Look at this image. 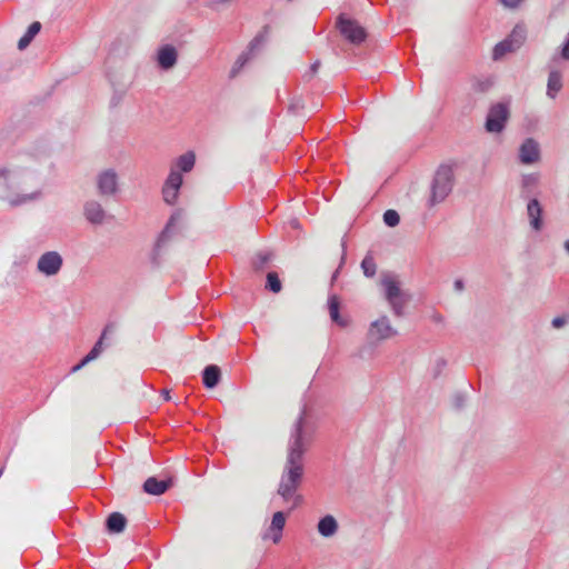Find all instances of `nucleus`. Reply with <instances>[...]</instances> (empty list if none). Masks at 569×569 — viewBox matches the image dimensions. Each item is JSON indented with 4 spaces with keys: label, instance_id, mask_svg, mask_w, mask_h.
Here are the masks:
<instances>
[{
    "label": "nucleus",
    "instance_id": "obj_1",
    "mask_svg": "<svg viewBox=\"0 0 569 569\" xmlns=\"http://www.w3.org/2000/svg\"><path fill=\"white\" fill-rule=\"evenodd\" d=\"M305 410L301 411L292 426L290 439L288 442L287 458L280 477L277 493L284 502L293 501L290 510L296 508L301 497L297 490L303 478V453L310 442V436L305 428Z\"/></svg>",
    "mask_w": 569,
    "mask_h": 569
},
{
    "label": "nucleus",
    "instance_id": "obj_2",
    "mask_svg": "<svg viewBox=\"0 0 569 569\" xmlns=\"http://www.w3.org/2000/svg\"><path fill=\"white\" fill-rule=\"evenodd\" d=\"M36 171L22 166L0 168V199L11 207H19L41 197L40 190L28 191Z\"/></svg>",
    "mask_w": 569,
    "mask_h": 569
},
{
    "label": "nucleus",
    "instance_id": "obj_3",
    "mask_svg": "<svg viewBox=\"0 0 569 569\" xmlns=\"http://www.w3.org/2000/svg\"><path fill=\"white\" fill-rule=\"evenodd\" d=\"M381 286L383 287L385 298L393 315L402 317L405 308L411 299L410 293L401 289L400 282L392 274H385L381 279Z\"/></svg>",
    "mask_w": 569,
    "mask_h": 569
},
{
    "label": "nucleus",
    "instance_id": "obj_4",
    "mask_svg": "<svg viewBox=\"0 0 569 569\" xmlns=\"http://www.w3.org/2000/svg\"><path fill=\"white\" fill-rule=\"evenodd\" d=\"M455 184L453 167L441 164L437 169L431 182L430 204L442 202L452 191Z\"/></svg>",
    "mask_w": 569,
    "mask_h": 569
},
{
    "label": "nucleus",
    "instance_id": "obj_5",
    "mask_svg": "<svg viewBox=\"0 0 569 569\" xmlns=\"http://www.w3.org/2000/svg\"><path fill=\"white\" fill-rule=\"evenodd\" d=\"M510 118V102L500 101L490 106L485 129L489 133H500L505 130L506 124Z\"/></svg>",
    "mask_w": 569,
    "mask_h": 569
},
{
    "label": "nucleus",
    "instance_id": "obj_6",
    "mask_svg": "<svg viewBox=\"0 0 569 569\" xmlns=\"http://www.w3.org/2000/svg\"><path fill=\"white\" fill-rule=\"evenodd\" d=\"M337 28L341 36L352 44H360L367 38V32L358 21L341 13L337 19Z\"/></svg>",
    "mask_w": 569,
    "mask_h": 569
},
{
    "label": "nucleus",
    "instance_id": "obj_7",
    "mask_svg": "<svg viewBox=\"0 0 569 569\" xmlns=\"http://www.w3.org/2000/svg\"><path fill=\"white\" fill-rule=\"evenodd\" d=\"M63 267V257L56 250L41 253L37 260V271L46 278H52L60 273Z\"/></svg>",
    "mask_w": 569,
    "mask_h": 569
},
{
    "label": "nucleus",
    "instance_id": "obj_8",
    "mask_svg": "<svg viewBox=\"0 0 569 569\" xmlns=\"http://www.w3.org/2000/svg\"><path fill=\"white\" fill-rule=\"evenodd\" d=\"M398 335V331L391 326L387 316H381L379 319L370 323L368 330V339L373 342H380Z\"/></svg>",
    "mask_w": 569,
    "mask_h": 569
},
{
    "label": "nucleus",
    "instance_id": "obj_9",
    "mask_svg": "<svg viewBox=\"0 0 569 569\" xmlns=\"http://www.w3.org/2000/svg\"><path fill=\"white\" fill-rule=\"evenodd\" d=\"M98 193L102 197H112L119 190L118 174L113 169H107L97 176Z\"/></svg>",
    "mask_w": 569,
    "mask_h": 569
},
{
    "label": "nucleus",
    "instance_id": "obj_10",
    "mask_svg": "<svg viewBox=\"0 0 569 569\" xmlns=\"http://www.w3.org/2000/svg\"><path fill=\"white\" fill-rule=\"evenodd\" d=\"M182 181V174L176 169H171L162 188L163 200L168 204L176 202Z\"/></svg>",
    "mask_w": 569,
    "mask_h": 569
},
{
    "label": "nucleus",
    "instance_id": "obj_11",
    "mask_svg": "<svg viewBox=\"0 0 569 569\" xmlns=\"http://www.w3.org/2000/svg\"><path fill=\"white\" fill-rule=\"evenodd\" d=\"M542 214L543 209L539 200L530 199L527 203V217L530 228L536 232H540L545 227Z\"/></svg>",
    "mask_w": 569,
    "mask_h": 569
},
{
    "label": "nucleus",
    "instance_id": "obj_12",
    "mask_svg": "<svg viewBox=\"0 0 569 569\" xmlns=\"http://www.w3.org/2000/svg\"><path fill=\"white\" fill-rule=\"evenodd\" d=\"M540 158L539 143L532 139L527 138L519 147V160L523 164H532Z\"/></svg>",
    "mask_w": 569,
    "mask_h": 569
},
{
    "label": "nucleus",
    "instance_id": "obj_13",
    "mask_svg": "<svg viewBox=\"0 0 569 569\" xmlns=\"http://www.w3.org/2000/svg\"><path fill=\"white\" fill-rule=\"evenodd\" d=\"M83 216L92 224H102L106 221L107 212L98 200H88L83 204Z\"/></svg>",
    "mask_w": 569,
    "mask_h": 569
},
{
    "label": "nucleus",
    "instance_id": "obj_14",
    "mask_svg": "<svg viewBox=\"0 0 569 569\" xmlns=\"http://www.w3.org/2000/svg\"><path fill=\"white\" fill-rule=\"evenodd\" d=\"M286 526V515L283 511H277L273 513L271 523L268 530L261 536L263 540L271 539L274 543H278L282 538V531Z\"/></svg>",
    "mask_w": 569,
    "mask_h": 569
},
{
    "label": "nucleus",
    "instance_id": "obj_15",
    "mask_svg": "<svg viewBox=\"0 0 569 569\" xmlns=\"http://www.w3.org/2000/svg\"><path fill=\"white\" fill-rule=\"evenodd\" d=\"M263 37L257 36L252 39L248 47V51L243 52L239 56L237 61L234 62L233 67L230 70V78L237 77V74L240 72V70L244 67V64L250 60L251 54L254 53L256 50H258L263 44Z\"/></svg>",
    "mask_w": 569,
    "mask_h": 569
},
{
    "label": "nucleus",
    "instance_id": "obj_16",
    "mask_svg": "<svg viewBox=\"0 0 569 569\" xmlns=\"http://www.w3.org/2000/svg\"><path fill=\"white\" fill-rule=\"evenodd\" d=\"M178 61L177 49L171 44H166L158 50L157 62L163 70L172 69Z\"/></svg>",
    "mask_w": 569,
    "mask_h": 569
},
{
    "label": "nucleus",
    "instance_id": "obj_17",
    "mask_svg": "<svg viewBox=\"0 0 569 569\" xmlns=\"http://www.w3.org/2000/svg\"><path fill=\"white\" fill-rule=\"evenodd\" d=\"M111 331H112V326L111 325H107L104 327V329H103L99 340L94 343L93 348L89 351V353L77 366H74L72 368L73 372L80 370L87 363L93 361L94 359H97L100 356V353L103 350V340L107 337V335L109 332H111Z\"/></svg>",
    "mask_w": 569,
    "mask_h": 569
},
{
    "label": "nucleus",
    "instance_id": "obj_18",
    "mask_svg": "<svg viewBox=\"0 0 569 569\" xmlns=\"http://www.w3.org/2000/svg\"><path fill=\"white\" fill-rule=\"evenodd\" d=\"M171 486V478L159 480L156 477H149L143 483V490L149 495L160 496L164 493Z\"/></svg>",
    "mask_w": 569,
    "mask_h": 569
},
{
    "label": "nucleus",
    "instance_id": "obj_19",
    "mask_svg": "<svg viewBox=\"0 0 569 569\" xmlns=\"http://www.w3.org/2000/svg\"><path fill=\"white\" fill-rule=\"evenodd\" d=\"M562 87V73L557 69H550L547 81V97L550 99H556Z\"/></svg>",
    "mask_w": 569,
    "mask_h": 569
},
{
    "label": "nucleus",
    "instance_id": "obj_20",
    "mask_svg": "<svg viewBox=\"0 0 569 569\" xmlns=\"http://www.w3.org/2000/svg\"><path fill=\"white\" fill-rule=\"evenodd\" d=\"M317 529L323 538H331L338 532L339 525L333 516L327 515L319 520Z\"/></svg>",
    "mask_w": 569,
    "mask_h": 569
},
{
    "label": "nucleus",
    "instance_id": "obj_21",
    "mask_svg": "<svg viewBox=\"0 0 569 569\" xmlns=\"http://www.w3.org/2000/svg\"><path fill=\"white\" fill-rule=\"evenodd\" d=\"M221 378L220 368L216 365L207 366L202 372L203 385L208 389L214 388Z\"/></svg>",
    "mask_w": 569,
    "mask_h": 569
},
{
    "label": "nucleus",
    "instance_id": "obj_22",
    "mask_svg": "<svg viewBox=\"0 0 569 569\" xmlns=\"http://www.w3.org/2000/svg\"><path fill=\"white\" fill-rule=\"evenodd\" d=\"M127 519L120 512H112L106 521L107 529L110 533H121L126 529Z\"/></svg>",
    "mask_w": 569,
    "mask_h": 569
},
{
    "label": "nucleus",
    "instance_id": "obj_23",
    "mask_svg": "<svg viewBox=\"0 0 569 569\" xmlns=\"http://www.w3.org/2000/svg\"><path fill=\"white\" fill-rule=\"evenodd\" d=\"M196 163V154L193 151H188L180 157L177 158L174 161V166L171 169H176L177 171L181 172H190Z\"/></svg>",
    "mask_w": 569,
    "mask_h": 569
},
{
    "label": "nucleus",
    "instance_id": "obj_24",
    "mask_svg": "<svg viewBox=\"0 0 569 569\" xmlns=\"http://www.w3.org/2000/svg\"><path fill=\"white\" fill-rule=\"evenodd\" d=\"M328 308L329 315L333 322H336L340 327H346L348 321L340 317L339 313V299L336 295H332L328 299Z\"/></svg>",
    "mask_w": 569,
    "mask_h": 569
},
{
    "label": "nucleus",
    "instance_id": "obj_25",
    "mask_svg": "<svg viewBox=\"0 0 569 569\" xmlns=\"http://www.w3.org/2000/svg\"><path fill=\"white\" fill-rule=\"evenodd\" d=\"M41 30V23L38 21L32 22L27 32L19 39L18 41V49L23 50L26 49L32 39L40 32Z\"/></svg>",
    "mask_w": 569,
    "mask_h": 569
},
{
    "label": "nucleus",
    "instance_id": "obj_26",
    "mask_svg": "<svg viewBox=\"0 0 569 569\" xmlns=\"http://www.w3.org/2000/svg\"><path fill=\"white\" fill-rule=\"evenodd\" d=\"M526 28L523 26L517 24L511 33L507 37V40L518 50L526 40Z\"/></svg>",
    "mask_w": 569,
    "mask_h": 569
},
{
    "label": "nucleus",
    "instance_id": "obj_27",
    "mask_svg": "<svg viewBox=\"0 0 569 569\" xmlns=\"http://www.w3.org/2000/svg\"><path fill=\"white\" fill-rule=\"evenodd\" d=\"M513 51H516V48L506 38L495 46L492 51V59L500 60L506 53Z\"/></svg>",
    "mask_w": 569,
    "mask_h": 569
},
{
    "label": "nucleus",
    "instance_id": "obj_28",
    "mask_svg": "<svg viewBox=\"0 0 569 569\" xmlns=\"http://www.w3.org/2000/svg\"><path fill=\"white\" fill-rule=\"evenodd\" d=\"M363 274L372 278L377 272V264L371 256H366L361 262Z\"/></svg>",
    "mask_w": 569,
    "mask_h": 569
},
{
    "label": "nucleus",
    "instance_id": "obj_29",
    "mask_svg": "<svg viewBox=\"0 0 569 569\" xmlns=\"http://www.w3.org/2000/svg\"><path fill=\"white\" fill-rule=\"evenodd\" d=\"M491 87L492 81L490 79H476L471 84V89L476 93H486Z\"/></svg>",
    "mask_w": 569,
    "mask_h": 569
},
{
    "label": "nucleus",
    "instance_id": "obj_30",
    "mask_svg": "<svg viewBox=\"0 0 569 569\" xmlns=\"http://www.w3.org/2000/svg\"><path fill=\"white\" fill-rule=\"evenodd\" d=\"M266 287H267V289H269L270 291H272L274 293H278L281 291V288H282L281 281L276 272H269L267 274Z\"/></svg>",
    "mask_w": 569,
    "mask_h": 569
},
{
    "label": "nucleus",
    "instance_id": "obj_31",
    "mask_svg": "<svg viewBox=\"0 0 569 569\" xmlns=\"http://www.w3.org/2000/svg\"><path fill=\"white\" fill-rule=\"evenodd\" d=\"M400 216L396 210L389 209L383 213V222L388 227H396L399 224Z\"/></svg>",
    "mask_w": 569,
    "mask_h": 569
},
{
    "label": "nucleus",
    "instance_id": "obj_32",
    "mask_svg": "<svg viewBox=\"0 0 569 569\" xmlns=\"http://www.w3.org/2000/svg\"><path fill=\"white\" fill-rule=\"evenodd\" d=\"M172 222H173V218H171V219L169 220V222H168V224L166 226L164 230L160 233V236H159V238H158V241H157V243H156V249H157V250H159V249H160V247H161L162 244H164V243L168 241V239H169V237H170V236H169V228H170V226L172 224Z\"/></svg>",
    "mask_w": 569,
    "mask_h": 569
},
{
    "label": "nucleus",
    "instance_id": "obj_33",
    "mask_svg": "<svg viewBox=\"0 0 569 569\" xmlns=\"http://www.w3.org/2000/svg\"><path fill=\"white\" fill-rule=\"evenodd\" d=\"M537 182H538V176L535 173L525 174L522 177V187L523 188L533 187L537 184Z\"/></svg>",
    "mask_w": 569,
    "mask_h": 569
},
{
    "label": "nucleus",
    "instance_id": "obj_34",
    "mask_svg": "<svg viewBox=\"0 0 569 569\" xmlns=\"http://www.w3.org/2000/svg\"><path fill=\"white\" fill-rule=\"evenodd\" d=\"M270 259H271L270 253H263V252L258 253L257 260L254 262L256 268H258V269L262 268Z\"/></svg>",
    "mask_w": 569,
    "mask_h": 569
},
{
    "label": "nucleus",
    "instance_id": "obj_35",
    "mask_svg": "<svg viewBox=\"0 0 569 569\" xmlns=\"http://www.w3.org/2000/svg\"><path fill=\"white\" fill-rule=\"evenodd\" d=\"M559 56L563 60H569V32L567 33L566 40L561 46Z\"/></svg>",
    "mask_w": 569,
    "mask_h": 569
},
{
    "label": "nucleus",
    "instance_id": "obj_36",
    "mask_svg": "<svg viewBox=\"0 0 569 569\" xmlns=\"http://www.w3.org/2000/svg\"><path fill=\"white\" fill-rule=\"evenodd\" d=\"M320 61L319 60H316L311 67H310V70L308 72L305 73L303 78L306 80H310L315 77V74L318 72L319 68H320Z\"/></svg>",
    "mask_w": 569,
    "mask_h": 569
},
{
    "label": "nucleus",
    "instance_id": "obj_37",
    "mask_svg": "<svg viewBox=\"0 0 569 569\" xmlns=\"http://www.w3.org/2000/svg\"><path fill=\"white\" fill-rule=\"evenodd\" d=\"M500 3L509 9L517 8L523 0H499Z\"/></svg>",
    "mask_w": 569,
    "mask_h": 569
},
{
    "label": "nucleus",
    "instance_id": "obj_38",
    "mask_svg": "<svg viewBox=\"0 0 569 569\" xmlns=\"http://www.w3.org/2000/svg\"><path fill=\"white\" fill-rule=\"evenodd\" d=\"M567 323V319L565 317H555L551 321V325L556 329L562 328Z\"/></svg>",
    "mask_w": 569,
    "mask_h": 569
},
{
    "label": "nucleus",
    "instance_id": "obj_39",
    "mask_svg": "<svg viewBox=\"0 0 569 569\" xmlns=\"http://www.w3.org/2000/svg\"><path fill=\"white\" fill-rule=\"evenodd\" d=\"M446 365H447L446 360L442 358H439L436 361V370H435L433 376L438 377L441 373L442 369L446 367Z\"/></svg>",
    "mask_w": 569,
    "mask_h": 569
},
{
    "label": "nucleus",
    "instance_id": "obj_40",
    "mask_svg": "<svg viewBox=\"0 0 569 569\" xmlns=\"http://www.w3.org/2000/svg\"><path fill=\"white\" fill-rule=\"evenodd\" d=\"M453 287L457 291H462L463 288H465V284H463V281L461 279H457L455 282H453Z\"/></svg>",
    "mask_w": 569,
    "mask_h": 569
},
{
    "label": "nucleus",
    "instance_id": "obj_41",
    "mask_svg": "<svg viewBox=\"0 0 569 569\" xmlns=\"http://www.w3.org/2000/svg\"><path fill=\"white\" fill-rule=\"evenodd\" d=\"M341 248H342L341 262H343L345 261V257H346V250H347V241L345 239H342V241H341Z\"/></svg>",
    "mask_w": 569,
    "mask_h": 569
},
{
    "label": "nucleus",
    "instance_id": "obj_42",
    "mask_svg": "<svg viewBox=\"0 0 569 569\" xmlns=\"http://www.w3.org/2000/svg\"><path fill=\"white\" fill-rule=\"evenodd\" d=\"M162 396H163L164 400H167V401L171 399L170 392L167 389L162 390Z\"/></svg>",
    "mask_w": 569,
    "mask_h": 569
},
{
    "label": "nucleus",
    "instance_id": "obj_43",
    "mask_svg": "<svg viewBox=\"0 0 569 569\" xmlns=\"http://www.w3.org/2000/svg\"><path fill=\"white\" fill-rule=\"evenodd\" d=\"M290 224H291L292 228H299V221L297 219H292L290 221Z\"/></svg>",
    "mask_w": 569,
    "mask_h": 569
},
{
    "label": "nucleus",
    "instance_id": "obj_44",
    "mask_svg": "<svg viewBox=\"0 0 569 569\" xmlns=\"http://www.w3.org/2000/svg\"><path fill=\"white\" fill-rule=\"evenodd\" d=\"M563 249L569 254V239L563 242Z\"/></svg>",
    "mask_w": 569,
    "mask_h": 569
}]
</instances>
